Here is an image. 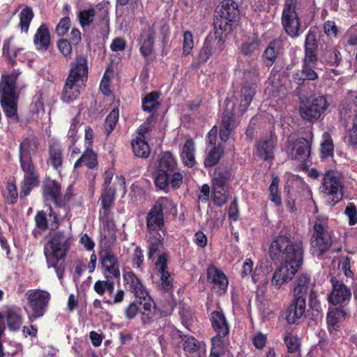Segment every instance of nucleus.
Listing matches in <instances>:
<instances>
[{
    "label": "nucleus",
    "instance_id": "29",
    "mask_svg": "<svg viewBox=\"0 0 357 357\" xmlns=\"http://www.w3.org/2000/svg\"><path fill=\"white\" fill-rule=\"evenodd\" d=\"M256 89L257 84L255 82L251 84L245 82L241 87L240 97L236 99L235 102L241 115H243L247 111L256 93Z\"/></svg>",
    "mask_w": 357,
    "mask_h": 357
},
{
    "label": "nucleus",
    "instance_id": "9",
    "mask_svg": "<svg viewBox=\"0 0 357 357\" xmlns=\"http://www.w3.org/2000/svg\"><path fill=\"white\" fill-rule=\"evenodd\" d=\"M157 310L153 298H135L124 308L123 314L126 319L132 320L139 314L142 326L145 328L154 322Z\"/></svg>",
    "mask_w": 357,
    "mask_h": 357
},
{
    "label": "nucleus",
    "instance_id": "42",
    "mask_svg": "<svg viewBox=\"0 0 357 357\" xmlns=\"http://www.w3.org/2000/svg\"><path fill=\"white\" fill-rule=\"evenodd\" d=\"M195 143L192 139H188L183 147L181 158L184 165L192 167L195 165Z\"/></svg>",
    "mask_w": 357,
    "mask_h": 357
},
{
    "label": "nucleus",
    "instance_id": "11",
    "mask_svg": "<svg viewBox=\"0 0 357 357\" xmlns=\"http://www.w3.org/2000/svg\"><path fill=\"white\" fill-rule=\"evenodd\" d=\"M297 0H285L281 22L286 33L291 38L300 35L301 21L296 10Z\"/></svg>",
    "mask_w": 357,
    "mask_h": 357
},
{
    "label": "nucleus",
    "instance_id": "20",
    "mask_svg": "<svg viewBox=\"0 0 357 357\" xmlns=\"http://www.w3.org/2000/svg\"><path fill=\"white\" fill-rule=\"evenodd\" d=\"M331 283L333 289L328 296V303L333 305H347L351 298L350 289L334 276L331 277Z\"/></svg>",
    "mask_w": 357,
    "mask_h": 357
},
{
    "label": "nucleus",
    "instance_id": "36",
    "mask_svg": "<svg viewBox=\"0 0 357 357\" xmlns=\"http://www.w3.org/2000/svg\"><path fill=\"white\" fill-rule=\"evenodd\" d=\"M61 185L56 180L48 178L42 185V195L45 200H51L54 203L61 195Z\"/></svg>",
    "mask_w": 357,
    "mask_h": 357
},
{
    "label": "nucleus",
    "instance_id": "48",
    "mask_svg": "<svg viewBox=\"0 0 357 357\" xmlns=\"http://www.w3.org/2000/svg\"><path fill=\"white\" fill-rule=\"evenodd\" d=\"M8 327L11 331L20 329L22 323V318L20 313L13 308H9L5 314Z\"/></svg>",
    "mask_w": 357,
    "mask_h": 357
},
{
    "label": "nucleus",
    "instance_id": "52",
    "mask_svg": "<svg viewBox=\"0 0 357 357\" xmlns=\"http://www.w3.org/2000/svg\"><path fill=\"white\" fill-rule=\"evenodd\" d=\"M112 207H102L99 211V220L104 230H109L114 227V220L112 216Z\"/></svg>",
    "mask_w": 357,
    "mask_h": 357
},
{
    "label": "nucleus",
    "instance_id": "22",
    "mask_svg": "<svg viewBox=\"0 0 357 357\" xmlns=\"http://www.w3.org/2000/svg\"><path fill=\"white\" fill-rule=\"evenodd\" d=\"M151 130L149 126H146V123H144L139 129L138 135L132 140V149L135 156L142 158H147L149 156L151 149L145 139V134Z\"/></svg>",
    "mask_w": 357,
    "mask_h": 357
},
{
    "label": "nucleus",
    "instance_id": "33",
    "mask_svg": "<svg viewBox=\"0 0 357 357\" xmlns=\"http://www.w3.org/2000/svg\"><path fill=\"white\" fill-rule=\"evenodd\" d=\"M20 73L14 70L10 74L2 75L0 82V97L17 96V79Z\"/></svg>",
    "mask_w": 357,
    "mask_h": 357
},
{
    "label": "nucleus",
    "instance_id": "13",
    "mask_svg": "<svg viewBox=\"0 0 357 357\" xmlns=\"http://www.w3.org/2000/svg\"><path fill=\"white\" fill-rule=\"evenodd\" d=\"M27 295V303L31 310L29 319L33 322L45 314L51 295L48 291L39 289L29 290Z\"/></svg>",
    "mask_w": 357,
    "mask_h": 357
},
{
    "label": "nucleus",
    "instance_id": "12",
    "mask_svg": "<svg viewBox=\"0 0 357 357\" xmlns=\"http://www.w3.org/2000/svg\"><path fill=\"white\" fill-rule=\"evenodd\" d=\"M322 192L328 197V204L333 206L342 200L343 185L340 178L333 170L326 172L322 179Z\"/></svg>",
    "mask_w": 357,
    "mask_h": 357
},
{
    "label": "nucleus",
    "instance_id": "26",
    "mask_svg": "<svg viewBox=\"0 0 357 357\" xmlns=\"http://www.w3.org/2000/svg\"><path fill=\"white\" fill-rule=\"evenodd\" d=\"M283 41L275 38L272 40L261 55L263 64L267 67H271L278 58L283 54Z\"/></svg>",
    "mask_w": 357,
    "mask_h": 357
},
{
    "label": "nucleus",
    "instance_id": "28",
    "mask_svg": "<svg viewBox=\"0 0 357 357\" xmlns=\"http://www.w3.org/2000/svg\"><path fill=\"white\" fill-rule=\"evenodd\" d=\"M306 301L293 298L285 312V319L289 324H298L305 312Z\"/></svg>",
    "mask_w": 357,
    "mask_h": 357
},
{
    "label": "nucleus",
    "instance_id": "50",
    "mask_svg": "<svg viewBox=\"0 0 357 357\" xmlns=\"http://www.w3.org/2000/svg\"><path fill=\"white\" fill-rule=\"evenodd\" d=\"M213 188V201L215 206L221 207L229 199V188L212 185Z\"/></svg>",
    "mask_w": 357,
    "mask_h": 357
},
{
    "label": "nucleus",
    "instance_id": "15",
    "mask_svg": "<svg viewBox=\"0 0 357 357\" xmlns=\"http://www.w3.org/2000/svg\"><path fill=\"white\" fill-rule=\"evenodd\" d=\"M229 103H227L223 112L219 133L220 139L224 142L230 138L239 123L238 117L241 116L238 107H236V103H233L231 108L229 107Z\"/></svg>",
    "mask_w": 357,
    "mask_h": 357
},
{
    "label": "nucleus",
    "instance_id": "59",
    "mask_svg": "<svg viewBox=\"0 0 357 357\" xmlns=\"http://www.w3.org/2000/svg\"><path fill=\"white\" fill-rule=\"evenodd\" d=\"M334 155V145L332 139L328 137L321 144V158H326Z\"/></svg>",
    "mask_w": 357,
    "mask_h": 357
},
{
    "label": "nucleus",
    "instance_id": "56",
    "mask_svg": "<svg viewBox=\"0 0 357 357\" xmlns=\"http://www.w3.org/2000/svg\"><path fill=\"white\" fill-rule=\"evenodd\" d=\"M12 38H10L3 42V54L7 56V58L9 60V63L12 66H15L16 64L15 58L17 56V54L19 52L22 50V48H15L12 50L10 49V43Z\"/></svg>",
    "mask_w": 357,
    "mask_h": 357
},
{
    "label": "nucleus",
    "instance_id": "64",
    "mask_svg": "<svg viewBox=\"0 0 357 357\" xmlns=\"http://www.w3.org/2000/svg\"><path fill=\"white\" fill-rule=\"evenodd\" d=\"M309 306L312 311L317 313L322 312L321 303L317 298V293L314 289H311L309 293Z\"/></svg>",
    "mask_w": 357,
    "mask_h": 357
},
{
    "label": "nucleus",
    "instance_id": "16",
    "mask_svg": "<svg viewBox=\"0 0 357 357\" xmlns=\"http://www.w3.org/2000/svg\"><path fill=\"white\" fill-rule=\"evenodd\" d=\"M328 102L324 96L313 98L312 101L300 107L301 116L305 120L313 121L320 118L328 107Z\"/></svg>",
    "mask_w": 357,
    "mask_h": 357
},
{
    "label": "nucleus",
    "instance_id": "32",
    "mask_svg": "<svg viewBox=\"0 0 357 357\" xmlns=\"http://www.w3.org/2000/svg\"><path fill=\"white\" fill-rule=\"evenodd\" d=\"M160 96V93L154 91L146 94L142 98V109L151 114L144 122L146 123V126H149V122L154 119L153 114L158 110L161 105L158 101Z\"/></svg>",
    "mask_w": 357,
    "mask_h": 357
},
{
    "label": "nucleus",
    "instance_id": "43",
    "mask_svg": "<svg viewBox=\"0 0 357 357\" xmlns=\"http://www.w3.org/2000/svg\"><path fill=\"white\" fill-rule=\"evenodd\" d=\"M265 91L271 98L278 103L282 101L287 94V88L278 82H273L269 84Z\"/></svg>",
    "mask_w": 357,
    "mask_h": 357
},
{
    "label": "nucleus",
    "instance_id": "53",
    "mask_svg": "<svg viewBox=\"0 0 357 357\" xmlns=\"http://www.w3.org/2000/svg\"><path fill=\"white\" fill-rule=\"evenodd\" d=\"M96 14V12L93 8L84 9L78 13L77 18L79 23L84 30L92 24Z\"/></svg>",
    "mask_w": 357,
    "mask_h": 357
},
{
    "label": "nucleus",
    "instance_id": "57",
    "mask_svg": "<svg viewBox=\"0 0 357 357\" xmlns=\"http://www.w3.org/2000/svg\"><path fill=\"white\" fill-rule=\"evenodd\" d=\"M194 47L193 36L190 31H185L183 33V52L182 55L186 56L189 55Z\"/></svg>",
    "mask_w": 357,
    "mask_h": 357
},
{
    "label": "nucleus",
    "instance_id": "3",
    "mask_svg": "<svg viewBox=\"0 0 357 357\" xmlns=\"http://www.w3.org/2000/svg\"><path fill=\"white\" fill-rule=\"evenodd\" d=\"M183 182V174L177 170V162L169 151L162 153L155 170L154 184L160 190L167 192L169 185L178 188Z\"/></svg>",
    "mask_w": 357,
    "mask_h": 357
},
{
    "label": "nucleus",
    "instance_id": "46",
    "mask_svg": "<svg viewBox=\"0 0 357 357\" xmlns=\"http://www.w3.org/2000/svg\"><path fill=\"white\" fill-rule=\"evenodd\" d=\"M163 237L159 233L149 237L147 251L149 260H153L155 259V255L163 248Z\"/></svg>",
    "mask_w": 357,
    "mask_h": 357
},
{
    "label": "nucleus",
    "instance_id": "44",
    "mask_svg": "<svg viewBox=\"0 0 357 357\" xmlns=\"http://www.w3.org/2000/svg\"><path fill=\"white\" fill-rule=\"evenodd\" d=\"M261 41L257 34H254L243 41L241 45V52L244 56H251L259 50Z\"/></svg>",
    "mask_w": 357,
    "mask_h": 357
},
{
    "label": "nucleus",
    "instance_id": "24",
    "mask_svg": "<svg viewBox=\"0 0 357 357\" xmlns=\"http://www.w3.org/2000/svg\"><path fill=\"white\" fill-rule=\"evenodd\" d=\"M276 143L277 137L271 132L269 136L261 138L256 143L257 155L264 161L272 160Z\"/></svg>",
    "mask_w": 357,
    "mask_h": 357
},
{
    "label": "nucleus",
    "instance_id": "62",
    "mask_svg": "<svg viewBox=\"0 0 357 357\" xmlns=\"http://www.w3.org/2000/svg\"><path fill=\"white\" fill-rule=\"evenodd\" d=\"M344 214L349 218L348 223L349 226H354L357 223V208L354 203L349 202L347 204Z\"/></svg>",
    "mask_w": 357,
    "mask_h": 357
},
{
    "label": "nucleus",
    "instance_id": "31",
    "mask_svg": "<svg viewBox=\"0 0 357 357\" xmlns=\"http://www.w3.org/2000/svg\"><path fill=\"white\" fill-rule=\"evenodd\" d=\"M299 269L295 268L294 271L289 266L280 264L273 273L271 282V286L276 289H279L283 284L290 281Z\"/></svg>",
    "mask_w": 357,
    "mask_h": 357
},
{
    "label": "nucleus",
    "instance_id": "25",
    "mask_svg": "<svg viewBox=\"0 0 357 357\" xmlns=\"http://www.w3.org/2000/svg\"><path fill=\"white\" fill-rule=\"evenodd\" d=\"M211 327L215 333L214 337L227 338L229 335L230 326L222 310L213 311L209 317Z\"/></svg>",
    "mask_w": 357,
    "mask_h": 357
},
{
    "label": "nucleus",
    "instance_id": "5",
    "mask_svg": "<svg viewBox=\"0 0 357 357\" xmlns=\"http://www.w3.org/2000/svg\"><path fill=\"white\" fill-rule=\"evenodd\" d=\"M175 204L167 197H160L147 213L146 217V230L149 234L162 231L165 227V215H176Z\"/></svg>",
    "mask_w": 357,
    "mask_h": 357
},
{
    "label": "nucleus",
    "instance_id": "55",
    "mask_svg": "<svg viewBox=\"0 0 357 357\" xmlns=\"http://www.w3.org/2000/svg\"><path fill=\"white\" fill-rule=\"evenodd\" d=\"M279 182L280 179L278 176L273 177L268 188L269 199L276 206H282V199L279 192Z\"/></svg>",
    "mask_w": 357,
    "mask_h": 357
},
{
    "label": "nucleus",
    "instance_id": "1",
    "mask_svg": "<svg viewBox=\"0 0 357 357\" xmlns=\"http://www.w3.org/2000/svg\"><path fill=\"white\" fill-rule=\"evenodd\" d=\"M269 257L275 263L287 265L294 271L303 264L304 246L302 241L295 240L281 231L269 245Z\"/></svg>",
    "mask_w": 357,
    "mask_h": 357
},
{
    "label": "nucleus",
    "instance_id": "10",
    "mask_svg": "<svg viewBox=\"0 0 357 357\" xmlns=\"http://www.w3.org/2000/svg\"><path fill=\"white\" fill-rule=\"evenodd\" d=\"M158 23H153L151 26L142 29L137 39V45L139 47V52L144 58L148 57L153 52L155 28L158 26ZM158 27L162 35L161 41L165 46L169 40V27L167 24L163 23H161Z\"/></svg>",
    "mask_w": 357,
    "mask_h": 357
},
{
    "label": "nucleus",
    "instance_id": "60",
    "mask_svg": "<svg viewBox=\"0 0 357 357\" xmlns=\"http://www.w3.org/2000/svg\"><path fill=\"white\" fill-rule=\"evenodd\" d=\"M115 199V190L112 188L104 190L101 195V206L112 207Z\"/></svg>",
    "mask_w": 357,
    "mask_h": 357
},
{
    "label": "nucleus",
    "instance_id": "4",
    "mask_svg": "<svg viewBox=\"0 0 357 357\" xmlns=\"http://www.w3.org/2000/svg\"><path fill=\"white\" fill-rule=\"evenodd\" d=\"M87 76L86 59L84 57L77 58L70 68L63 89L61 100L64 102L71 103L79 98L81 86L86 81Z\"/></svg>",
    "mask_w": 357,
    "mask_h": 357
},
{
    "label": "nucleus",
    "instance_id": "34",
    "mask_svg": "<svg viewBox=\"0 0 357 357\" xmlns=\"http://www.w3.org/2000/svg\"><path fill=\"white\" fill-rule=\"evenodd\" d=\"M48 162L54 170H59L63 167L64 155L61 144L56 141L48 144Z\"/></svg>",
    "mask_w": 357,
    "mask_h": 357
},
{
    "label": "nucleus",
    "instance_id": "8",
    "mask_svg": "<svg viewBox=\"0 0 357 357\" xmlns=\"http://www.w3.org/2000/svg\"><path fill=\"white\" fill-rule=\"evenodd\" d=\"M334 231L330 229L328 218L318 216L313 227L311 245L318 257L329 250L333 243Z\"/></svg>",
    "mask_w": 357,
    "mask_h": 357
},
{
    "label": "nucleus",
    "instance_id": "23",
    "mask_svg": "<svg viewBox=\"0 0 357 357\" xmlns=\"http://www.w3.org/2000/svg\"><path fill=\"white\" fill-rule=\"evenodd\" d=\"M207 280L213 284V289L219 295L226 293L228 288V279L224 272L213 264H210L207 268Z\"/></svg>",
    "mask_w": 357,
    "mask_h": 357
},
{
    "label": "nucleus",
    "instance_id": "6",
    "mask_svg": "<svg viewBox=\"0 0 357 357\" xmlns=\"http://www.w3.org/2000/svg\"><path fill=\"white\" fill-rule=\"evenodd\" d=\"M228 34L214 26V31L206 36L199 54L193 59L191 63L192 68L198 70L201 65L208 61L210 57L218 56L225 48V38Z\"/></svg>",
    "mask_w": 357,
    "mask_h": 357
},
{
    "label": "nucleus",
    "instance_id": "47",
    "mask_svg": "<svg viewBox=\"0 0 357 357\" xmlns=\"http://www.w3.org/2000/svg\"><path fill=\"white\" fill-rule=\"evenodd\" d=\"M283 340L288 353L296 354L300 351L301 340L293 332L285 331Z\"/></svg>",
    "mask_w": 357,
    "mask_h": 357
},
{
    "label": "nucleus",
    "instance_id": "54",
    "mask_svg": "<svg viewBox=\"0 0 357 357\" xmlns=\"http://www.w3.org/2000/svg\"><path fill=\"white\" fill-rule=\"evenodd\" d=\"M119 118V111L117 107L114 108L107 116L104 128L107 136L109 135L114 130Z\"/></svg>",
    "mask_w": 357,
    "mask_h": 357
},
{
    "label": "nucleus",
    "instance_id": "41",
    "mask_svg": "<svg viewBox=\"0 0 357 357\" xmlns=\"http://www.w3.org/2000/svg\"><path fill=\"white\" fill-rule=\"evenodd\" d=\"M18 96L0 97V104L8 118H18L17 116Z\"/></svg>",
    "mask_w": 357,
    "mask_h": 357
},
{
    "label": "nucleus",
    "instance_id": "51",
    "mask_svg": "<svg viewBox=\"0 0 357 357\" xmlns=\"http://www.w3.org/2000/svg\"><path fill=\"white\" fill-rule=\"evenodd\" d=\"M20 26L22 31L27 33L29 29L31 22L32 21L34 13L32 8L29 6H26L23 8L20 15Z\"/></svg>",
    "mask_w": 357,
    "mask_h": 357
},
{
    "label": "nucleus",
    "instance_id": "27",
    "mask_svg": "<svg viewBox=\"0 0 357 357\" xmlns=\"http://www.w3.org/2000/svg\"><path fill=\"white\" fill-rule=\"evenodd\" d=\"M40 146V142L37 137L34 135L22 138L19 145V162L33 160L31 153H37Z\"/></svg>",
    "mask_w": 357,
    "mask_h": 357
},
{
    "label": "nucleus",
    "instance_id": "45",
    "mask_svg": "<svg viewBox=\"0 0 357 357\" xmlns=\"http://www.w3.org/2000/svg\"><path fill=\"white\" fill-rule=\"evenodd\" d=\"M346 315V312L342 308L335 307L329 310L326 317L328 329L333 328L337 330L340 327V320L344 319Z\"/></svg>",
    "mask_w": 357,
    "mask_h": 357
},
{
    "label": "nucleus",
    "instance_id": "63",
    "mask_svg": "<svg viewBox=\"0 0 357 357\" xmlns=\"http://www.w3.org/2000/svg\"><path fill=\"white\" fill-rule=\"evenodd\" d=\"M73 196L74 194L73 192L72 187L69 186L67 188L63 196L61 197V195H59V197H57L56 202H54V204L56 206L59 208H64L68 205V204L69 203V202L70 201Z\"/></svg>",
    "mask_w": 357,
    "mask_h": 357
},
{
    "label": "nucleus",
    "instance_id": "21",
    "mask_svg": "<svg viewBox=\"0 0 357 357\" xmlns=\"http://www.w3.org/2000/svg\"><path fill=\"white\" fill-rule=\"evenodd\" d=\"M34 221L36 227L43 231L48 229L56 230L60 226L59 215L50 204L48 206L47 213L43 210L36 212Z\"/></svg>",
    "mask_w": 357,
    "mask_h": 357
},
{
    "label": "nucleus",
    "instance_id": "17",
    "mask_svg": "<svg viewBox=\"0 0 357 357\" xmlns=\"http://www.w3.org/2000/svg\"><path fill=\"white\" fill-rule=\"evenodd\" d=\"M102 273L106 279L120 278V270L118 258L110 250H102L99 252Z\"/></svg>",
    "mask_w": 357,
    "mask_h": 357
},
{
    "label": "nucleus",
    "instance_id": "14",
    "mask_svg": "<svg viewBox=\"0 0 357 357\" xmlns=\"http://www.w3.org/2000/svg\"><path fill=\"white\" fill-rule=\"evenodd\" d=\"M21 170L24 173L22 181L20 198L24 199L31 190L40 185V173L33 160L20 161Z\"/></svg>",
    "mask_w": 357,
    "mask_h": 357
},
{
    "label": "nucleus",
    "instance_id": "58",
    "mask_svg": "<svg viewBox=\"0 0 357 357\" xmlns=\"http://www.w3.org/2000/svg\"><path fill=\"white\" fill-rule=\"evenodd\" d=\"M222 156L221 152L214 146L204 159V164L206 167H213L219 162Z\"/></svg>",
    "mask_w": 357,
    "mask_h": 357
},
{
    "label": "nucleus",
    "instance_id": "18",
    "mask_svg": "<svg viewBox=\"0 0 357 357\" xmlns=\"http://www.w3.org/2000/svg\"><path fill=\"white\" fill-rule=\"evenodd\" d=\"M123 278L126 290L132 293L135 298L143 300H146V298H152L141 280L131 269L125 271Z\"/></svg>",
    "mask_w": 357,
    "mask_h": 357
},
{
    "label": "nucleus",
    "instance_id": "37",
    "mask_svg": "<svg viewBox=\"0 0 357 357\" xmlns=\"http://www.w3.org/2000/svg\"><path fill=\"white\" fill-rule=\"evenodd\" d=\"M231 172L230 169L224 165L218 166L213 175L212 185L217 188H229V183L231 179Z\"/></svg>",
    "mask_w": 357,
    "mask_h": 357
},
{
    "label": "nucleus",
    "instance_id": "30",
    "mask_svg": "<svg viewBox=\"0 0 357 357\" xmlns=\"http://www.w3.org/2000/svg\"><path fill=\"white\" fill-rule=\"evenodd\" d=\"M311 277L306 273L299 274L293 283V296L295 298L307 300L311 287Z\"/></svg>",
    "mask_w": 357,
    "mask_h": 357
},
{
    "label": "nucleus",
    "instance_id": "39",
    "mask_svg": "<svg viewBox=\"0 0 357 357\" xmlns=\"http://www.w3.org/2000/svg\"><path fill=\"white\" fill-rule=\"evenodd\" d=\"M177 336L181 339L182 347L184 351L194 354L200 348V342L190 334H184L181 331L176 330Z\"/></svg>",
    "mask_w": 357,
    "mask_h": 357
},
{
    "label": "nucleus",
    "instance_id": "19",
    "mask_svg": "<svg viewBox=\"0 0 357 357\" xmlns=\"http://www.w3.org/2000/svg\"><path fill=\"white\" fill-rule=\"evenodd\" d=\"M312 138V134L310 133L308 138L301 137L293 141L289 153L291 159L306 162L311 153Z\"/></svg>",
    "mask_w": 357,
    "mask_h": 357
},
{
    "label": "nucleus",
    "instance_id": "2",
    "mask_svg": "<svg viewBox=\"0 0 357 357\" xmlns=\"http://www.w3.org/2000/svg\"><path fill=\"white\" fill-rule=\"evenodd\" d=\"M74 239L72 234L64 231H56L50 235L44 247L47 268H53L59 280H62L65 272V260Z\"/></svg>",
    "mask_w": 357,
    "mask_h": 357
},
{
    "label": "nucleus",
    "instance_id": "38",
    "mask_svg": "<svg viewBox=\"0 0 357 357\" xmlns=\"http://www.w3.org/2000/svg\"><path fill=\"white\" fill-rule=\"evenodd\" d=\"M98 155L92 149L87 148L75 162L74 168L77 169L82 165L88 169H93L98 166Z\"/></svg>",
    "mask_w": 357,
    "mask_h": 357
},
{
    "label": "nucleus",
    "instance_id": "40",
    "mask_svg": "<svg viewBox=\"0 0 357 357\" xmlns=\"http://www.w3.org/2000/svg\"><path fill=\"white\" fill-rule=\"evenodd\" d=\"M321 59L326 65L337 68L342 61V55L337 47H327L321 54Z\"/></svg>",
    "mask_w": 357,
    "mask_h": 357
},
{
    "label": "nucleus",
    "instance_id": "7",
    "mask_svg": "<svg viewBox=\"0 0 357 357\" xmlns=\"http://www.w3.org/2000/svg\"><path fill=\"white\" fill-rule=\"evenodd\" d=\"M213 26L220 30L230 33L240 19L238 3L234 0H223L215 10Z\"/></svg>",
    "mask_w": 357,
    "mask_h": 357
},
{
    "label": "nucleus",
    "instance_id": "49",
    "mask_svg": "<svg viewBox=\"0 0 357 357\" xmlns=\"http://www.w3.org/2000/svg\"><path fill=\"white\" fill-rule=\"evenodd\" d=\"M225 337H213L209 357H222L225 354Z\"/></svg>",
    "mask_w": 357,
    "mask_h": 357
},
{
    "label": "nucleus",
    "instance_id": "35",
    "mask_svg": "<svg viewBox=\"0 0 357 357\" xmlns=\"http://www.w3.org/2000/svg\"><path fill=\"white\" fill-rule=\"evenodd\" d=\"M33 43L36 49L40 51H46L49 49L51 44V36L47 24H42L37 29L33 36Z\"/></svg>",
    "mask_w": 357,
    "mask_h": 357
},
{
    "label": "nucleus",
    "instance_id": "61",
    "mask_svg": "<svg viewBox=\"0 0 357 357\" xmlns=\"http://www.w3.org/2000/svg\"><path fill=\"white\" fill-rule=\"evenodd\" d=\"M7 195L6 202L8 204H14L17 203L18 199V193L17 185L14 183H7L6 184Z\"/></svg>",
    "mask_w": 357,
    "mask_h": 357
}]
</instances>
